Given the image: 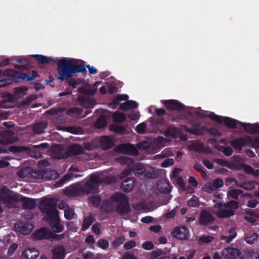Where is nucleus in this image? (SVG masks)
<instances>
[{
	"instance_id": "nucleus-1",
	"label": "nucleus",
	"mask_w": 259,
	"mask_h": 259,
	"mask_svg": "<svg viewBox=\"0 0 259 259\" xmlns=\"http://www.w3.org/2000/svg\"><path fill=\"white\" fill-rule=\"evenodd\" d=\"M73 60L68 58H62L58 60L57 62V72L59 76L54 77L52 75H49L48 80L47 81L52 82L58 79L61 83L64 80L75 76L77 73H83L85 70V67L83 65H76L72 63Z\"/></svg>"
},
{
	"instance_id": "nucleus-2",
	"label": "nucleus",
	"mask_w": 259,
	"mask_h": 259,
	"mask_svg": "<svg viewBox=\"0 0 259 259\" xmlns=\"http://www.w3.org/2000/svg\"><path fill=\"white\" fill-rule=\"evenodd\" d=\"M57 202L53 198H44L40 202L39 208L41 212L47 216V221L49 223L52 230L55 233L63 231L64 227L60 224L61 220L59 217V211L57 209Z\"/></svg>"
},
{
	"instance_id": "nucleus-3",
	"label": "nucleus",
	"mask_w": 259,
	"mask_h": 259,
	"mask_svg": "<svg viewBox=\"0 0 259 259\" xmlns=\"http://www.w3.org/2000/svg\"><path fill=\"white\" fill-rule=\"evenodd\" d=\"M39 74L37 71L33 70L31 75L17 71L13 69H0V81H6L7 84L18 83L22 81H31L37 77Z\"/></svg>"
},
{
	"instance_id": "nucleus-4",
	"label": "nucleus",
	"mask_w": 259,
	"mask_h": 259,
	"mask_svg": "<svg viewBox=\"0 0 259 259\" xmlns=\"http://www.w3.org/2000/svg\"><path fill=\"white\" fill-rule=\"evenodd\" d=\"M111 200L116 203L115 210L119 215H126L131 212L129 198L125 194L121 193H116L111 196Z\"/></svg>"
},
{
	"instance_id": "nucleus-5",
	"label": "nucleus",
	"mask_w": 259,
	"mask_h": 259,
	"mask_svg": "<svg viewBox=\"0 0 259 259\" xmlns=\"http://www.w3.org/2000/svg\"><path fill=\"white\" fill-rule=\"evenodd\" d=\"M102 183L103 180L99 176L92 175L90 179L81 187V191L96 195L99 193V184Z\"/></svg>"
},
{
	"instance_id": "nucleus-6",
	"label": "nucleus",
	"mask_w": 259,
	"mask_h": 259,
	"mask_svg": "<svg viewBox=\"0 0 259 259\" xmlns=\"http://www.w3.org/2000/svg\"><path fill=\"white\" fill-rule=\"evenodd\" d=\"M50 145L48 143H42L39 145H32L30 148L29 154L30 155L35 158H40L44 153V151L49 149Z\"/></svg>"
},
{
	"instance_id": "nucleus-7",
	"label": "nucleus",
	"mask_w": 259,
	"mask_h": 259,
	"mask_svg": "<svg viewBox=\"0 0 259 259\" xmlns=\"http://www.w3.org/2000/svg\"><path fill=\"white\" fill-rule=\"evenodd\" d=\"M161 102L166 108L167 109L180 111L184 109L185 105L176 100H162Z\"/></svg>"
},
{
	"instance_id": "nucleus-8",
	"label": "nucleus",
	"mask_w": 259,
	"mask_h": 259,
	"mask_svg": "<svg viewBox=\"0 0 259 259\" xmlns=\"http://www.w3.org/2000/svg\"><path fill=\"white\" fill-rule=\"evenodd\" d=\"M249 136L244 137H240L232 140L229 142V144L236 150L240 151L244 146H248L247 142H250Z\"/></svg>"
},
{
	"instance_id": "nucleus-9",
	"label": "nucleus",
	"mask_w": 259,
	"mask_h": 259,
	"mask_svg": "<svg viewBox=\"0 0 259 259\" xmlns=\"http://www.w3.org/2000/svg\"><path fill=\"white\" fill-rule=\"evenodd\" d=\"M189 230L185 226L176 227L171 232V235L180 240H186L189 237Z\"/></svg>"
},
{
	"instance_id": "nucleus-10",
	"label": "nucleus",
	"mask_w": 259,
	"mask_h": 259,
	"mask_svg": "<svg viewBox=\"0 0 259 259\" xmlns=\"http://www.w3.org/2000/svg\"><path fill=\"white\" fill-rule=\"evenodd\" d=\"M215 218L208 211L202 210L200 212L199 223L201 225L207 226L213 223Z\"/></svg>"
},
{
	"instance_id": "nucleus-11",
	"label": "nucleus",
	"mask_w": 259,
	"mask_h": 259,
	"mask_svg": "<svg viewBox=\"0 0 259 259\" xmlns=\"http://www.w3.org/2000/svg\"><path fill=\"white\" fill-rule=\"evenodd\" d=\"M241 254L240 251L237 248L228 247L222 251V254L225 259H235Z\"/></svg>"
},
{
	"instance_id": "nucleus-12",
	"label": "nucleus",
	"mask_w": 259,
	"mask_h": 259,
	"mask_svg": "<svg viewBox=\"0 0 259 259\" xmlns=\"http://www.w3.org/2000/svg\"><path fill=\"white\" fill-rule=\"evenodd\" d=\"M224 185V182L222 179L218 178L215 179L213 183L205 184L203 187V190L207 192L211 193L212 191L221 188Z\"/></svg>"
},
{
	"instance_id": "nucleus-13",
	"label": "nucleus",
	"mask_w": 259,
	"mask_h": 259,
	"mask_svg": "<svg viewBox=\"0 0 259 259\" xmlns=\"http://www.w3.org/2000/svg\"><path fill=\"white\" fill-rule=\"evenodd\" d=\"M21 195L18 194H0V199L5 203L10 204L20 202Z\"/></svg>"
},
{
	"instance_id": "nucleus-14",
	"label": "nucleus",
	"mask_w": 259,
	"mask_h": 259,
	"mask_svg": "<svg viewBox=\"0 0 259 259\" xmlns=\"http://www.w3.org/2000/svg\"><path fill=\"white\" fill-rule=\"evenodd\" d=\"M135 183L136 181L135 178H127L122 181L120 187L123 192L128 193L133 189Z\"/></svg>"
},
{
	"instance_id": "nucleus-15",
	"label": "nucleus",
	"mask_w": 259,
	"mask_h": 259,
	"mask_svg": "<svg viewBox=\"0 0 259 259\" xmlns=\"http://www.w3.org/2000/svg\"><path fill=\"white\" fill-rule=\"evenodd\" d=\"M39 255V251L34 247L25 249L22 253L21 259H36Z\"/></svg>"
},
{
	"instance_id": "nucleus-16",
	"label": "nucleus",
	"mask_w": 259,
	"mask_h": 259,
	"mask_svg": "<svg viewBox=\"0 0 259 259\" xmlns=\"http://www.w3.org/2000/svg\"><path fill=\"white\" fill-rule=\"evenodd\" d=\"M20 202L22 203V207L25 209L32 210L35 208L36 201L35 199L21 196Z\"/></svg>"
},
{
	"instance_id": "nucleus-17",
	"label": "nucleus",
	"mask_w": 259,
	"mask_h": 259,
	"mask_svg": "<svg viewBox=\"0 0 259 259\" xmlns=\"http://www.w3.org/2000/svg\"><path fill=\"white\" fill-rule=\"evenodd\" d=\"M34 240H41L44 239H48L50 238V232L46 228H42L37 230L32 235Z\"/></svg>"
},
{
	"instance_id": "nucleus-18",
	"label": "nucleus",
	"mask_w": 259,
	"mask_h": 259,
	"mask_svg": "<svg viewBox=\"0 0 259 259\" xmlns=\"http://www.w3.org/2000/svg\"><path fill=\"white\" fill-rule=\"evenodd\" d=\"M52 259H64L66 254V249L63 245H58L52 251Z\"/></svg>"
},
{
	"instance_id": "nucleus-19",
	"label": "nucleus",
	"mask_w": 259,
	"mask_h": 259,
	"mask_svg": "<svg viewBox=\"0 0 259 259\" xmlns=\"http://www.w3.org/2000/svg\"><path fill=\"white\" fill-rule=\"evenodd\" d=\"M242 124L244 130L250 134H259V124L257 123H250L245 122H240Z\"/></svg>"
},
{
	"instance_id": "nucleus-20",
	"label": "nucleus",
	"mask_w": 259,
	"mask_h": 259,
	"mask_svg": "<svg viewBox=\"0 0 259 259\" xmlns=\"http://www.w3.org/2000/svg\"><path fill=\"white\" fill-rule=\"evenodd\" d=\"M100 142L103 149L104 150L111 148L115 145L114 141L107 136L101 137Z\"/></svg>"
},
{
	"instance_id": "nucleus-21",
	"label": "nucleus",
	"mask_w": 259,
	"mask_h": 259,
	"mask_svg": "<svg viewBox=\"0 0 259 259\" xmlns=\"http://www.w3.org/2000/svg\"><path fill=\"white\" fill-rule=\"evenodd\" d=\"M84 149L78 144H73L66 151L69 156H76L83 153Z\"/></svg>"
},
{
	"instance_id": "nucleus-22",
	"label": "nucleus",
	"mask_w": 259,
	"mask_h": 259,
	"mask_svg": "<svg viewBox=\"0 0 259 259\" xmlns=\"http://www.w3.org/2000/svg\"><path fill=\"white\" fill-rule=\"evenodd\" d=\"M32 57L34 58L35 60L37 61L38 63V64H45L49 63L51 62L57 63L58 60H57V59H54L52 57H47L46 56H44L42 55H32Z\"/></svg>"
},
{
	"instance_id": "nucleus-23",
	"label": "nucleus",
	"mask_w": 259,
	"mask_h": 259,
	"mask_svg": "<svg viewBox=\"0 0 259 259\" xmlns=\"http://www.w3.org/2000/svg\"><path fill=\"white\" fill-rule=\"evenodd\" d=\"M232 158L233 159V163L226 160L219 158L216 159L215 160V162L221 166H226L229 168H232L233 167L232 165L239 162L240 159L239 156H234L232 157Z\"/></svg>"
},
{
	"instance_id": "nucleus-24",
	"label": "nucleus",
	"mask_w": 259,
	"mask_h": 259,
	"mask_svg": "<svg viewBox=\"0 0 259 259\" xmlns=\"http://www.w3.org/2000/svg\"><path fill=\"white\" fill-rule=\"evenodd\" d=\"M157 187L159 191L163 193H168L170 192L171 186L168 181H161L157 184Z\"/></svg>"
},
{
	"instance_id": "nucleus-25",
	"label": "nucleus",
	"mask_w": 259,
	"mask_h": 259,
	"mask_svg": "<svg viewBox=\"0 0 259 259\" xmlns=\"http://www.w3.org/2000/svg\"><path fill=\"white\" fill-rule=\"evenodd\" d=\"M15 98L12 94L8 95L3 101L1 102V106L3 108H11L13 107Z\"/></svg>"
},
{
	"instance_id": "nucleus-26",
	"label": "nucleus",
	"mask_w": 259,
	"mask_h": 259,
	"mask_svg": "<svg viewBox=\"0 0 259 259\" xmlns=\"http://www.w3.org/2000/svg\"><path fill=\"white\" fill-rule=\"evenodd\" d=\"M235 211L233 210L219 209L215 212L217 216L220 218H228L233 215Z\"/></svg>"
},
{
	"instance_id": "nucleus-27",
	"label": "nucleus",
	"mask_w": 259,
	"mask_h": 259,
	"mask_svg": "<svg viewBox=\"0 0 259 259\" xmlns=\"http://www.w3.org/2000/svg\"><path fill=\"white\" fill-rule=\"evenodd\" d=\"M9 150L13 153H19L23 152L29 153L30 147L28 146L12 145L9 147Z\"/></svg>"
},
{
	"instance_id": "nucleus-28",
	"label": "nucleus",
	"mask_w": 259,
	"mask_h": 259,
	"mask_svg": "<svg viewBox=\"0 0 259 259\" xmlns=\"http://www.w3.org/2000/svg\"><path fill=\"white\" fill-rule=\"evenodd\" d=\"M223 122L227 127L231 128H236L238 124L242 125V124L240 123L241 122V121L228 117H225L223 119Z\"/></svg>"
},
{
	"instance_id": "nucleus-29",
	"label": "nucleus",
	"mask_w": 259,
	"mask_h": 259,
	"mask_svg": "<svg viewBox=\"0 0 259 259\" xmlns=\"http://www.w3.org/2000/svg\"><path fill=\"white\" fill-rule=\"evenodd\" d=\"M255 184H256V182L253 181H245L242 183L237 184V186L243 188L246 190L250 191L252 190L255 187Z\"/></svg>"
},
{
	"instance_id": "nucleus-30",
	"label": "nucleus",
	"mask_w": 259,
	"mask_h": 259,
	"mask_svg": "<svg viewBox=\"0 0 259 259\" xmlns=\"http://www.w3.org/2000/svg\"><path fill=\"white\" fill-rule=\"evenodd\" d=\"M118 149L123 153H131L137 152L135 146L131 144H122L118 147Z\"/></svg>"
},
{
	"instance_id": "nucleus-31",
	"label": "nucleus",
	"mask_w": 259,
	"mask_h": 259,
	"mask_svg": "<svg viewBox=\"0 0 259 259\" xmlns=\"http://www.w3.org/2000/svg\"><path fill=\"white\" fill-rule=\"evenodd\" d=\"M83 109L79 107L71 108L67 111L68 115L71 117H79L81 116Z\"/></svg>"
},
{
	"instance_id": "nucleus-32",
	"label": "nucleus",
	"mask_w": 259,
	"mask_h": 259,
	"mask_svg": "<svg viewBox=\"0 0 259 259\" xmlns=\"http://www.w3.org/2000/svg\"><path fill=\"white\" fill-rule=\"evenodd\" d=\"M100 208L105 212H110L112 211L113 204L108 199L104 200L101 202Z\"/></svg>"
},
{
	"instance_id": "nucleus-33",
	"label": "nucleus",
	"mask_w": 259,
	"mask_h": 259,
	"mask_svg": "<svg viewBox=\"0 0 259 259\" xmlns=\"http://www.w3.org/2000/svg\"><path fill=\"white\" fill-rule=\"evenodd\" d=\"M94 222V217L93 215H89L84 217L81 227V231H84L88 229Z\"/></svg>"
},
{
	"instance_id": "nucleus-34",
	"label": "nucleus",
	"mask_w": 259,
	"mask_h": 259,
	"mask_svg": "<svg viewBox=\"0 0 259 259\" xmlns=\"http://www.w3.org/2000/svg\"><path fill=\"white\" fill-rule=\"evenodd\" d=\"M128 99V96L126 94H118L111 102L112 105L114 106L113 108H116V106L119 104V101H126Z\"/></svg>"
},
{
	"instance_id": "nucleus-35",
	"label": "nucleus",
	"mask_w": 259,
	"mask_h": 259,
	"mask_svg": "<svg viewBox=\"0 0 259 259\" xmlns=\"http://www.w3.org/2000/svg\"><path fill=\"white\" fill-rule=\"evenodd\" d=\"M37 97L35 95H30L27 97L25 99L21 100L19 103V105L21 107H25L29 105L32 102L35 100Z\"/></svg>"
},
{
	"instance_id": "nucleus-36",
	"label": "nucleus",
	"mask_w": 259,
	"mask_h": 259,
	"mask_svg": "<svg viewBox=\"0 0 259 259\" xmlns=\"http://www.w3.org/2000/svg\"><path fill=\"white\" fill-rule=\"evenodd\" d=\"M47 126L45 122H38L34 124L33 131L36 134H41L44 132Z\"/></svg>"
},
{
	"instance_id": "nucleus-37",
	"label": "nucleus",
	"mask_w": 259,
	"mask_h": 259,
	"mask_svg": "<svg viewBox=\"0 0 259 259\" xmlns=\"http://www.w3.org/2000/svg\"><path fill=\"white\" fill-rule=\"evenodd\" d=\"M113 121L121 123L126 120V117L124 113L122 112H115L113 115Z\"/></svg>"
},
{
	"instance_id": "nucleus-38",
	"label": "nucleus",
	"mask_w": 259,
	"mask_h": 259,
	"mask_svg": "<svg viewBox=\"0 0 259 259\" xmlns=\"http://www.w3.org/2000/svg\"><path fill=\"white\" fill-rule=\"evenodd\" d=\"M88 199L90 205L94 207H98L101 201L100 197L97 195L91 196Z\"/></svg>"
},
{
	"instance_id": "nucleus-39",
	"label": "nucleus",
	"mask_w": 259,
	"mask_h": 259,
	"mask_svg": "<svg viewBox=\"0 0 259 259\" xmlns=\"http://www.w3.org/2000/svg\"><path fill=\"white\" fill-rule=\"evenodd\" d=\"M107 122L106 118L104 115H100L98 118L96 123V125L97 128H101L106 126Z\"/></svg>"
},
{
	"instance_id": "nucleus-40",
	"label": "nucleus",
	"mask_w": 259,
	"mask_h": 259,
	"mask_svg": "<svg viewBox=\"0 0 259 259\" xmlns=\"http://www.w3.org/2000/svg\"><path fill=\"white\" fill-rule=\"evenodd\" d=\"M109 130L113 131L116 134H125L126 132V128L122 125H112L110 126Z\"/></svg>"
},
{
	"instance_id": "nucleus-41",
	"label": "nucleus",
	"mask_w": 259,
	"mask_h": 259,
	"mask_svg": "<svg viewBox=\"0 0 259 259\" xmlns=\"http://www.w3.org/2000/svg\"><path fill=\"white\" fill-rule=\"evenodd\" d=\"M250 142H247L248 146L254 148H259V138L254 136H249Z\"/></svg>"
},
{
	"instance_id": "nucleus-42",
	"label": "nucleus",
	"mask_w": 259,
	"mask_h": 259,
	"mask_svg": "<svg viewBox=\"0 0 259 259\" xmlns=\"http://www.w3.org/2000/svg\"><path fill=\"white\" fill-rule=\"evenodd\" d=\"M45 174L46 175V178L49 180H55L59 177V174L55 170H48Z\"/></svg>"
},
{
	"instance_id": "nucleus-43",
	"label": "nucleus",
	"mask_w": 259,
	"mask_h": 259,
	"mask_svg": "<svg viewBox=\"0 0 259 259\" xmlns=\"http://www.w3.org/2000/svg\"><path fill=\"white\" fill-rule=\"evenodd\" d=\"M187 205L190 207H198L200 205L199 199L195 196H193V197L188 201Z\"/></svg>"
},
{
	"instance_id": "nucleus-44",
	"label": "nucleus",
	"mask_w": 259,
	"mask_h": 259,
	"mask_svg": "<svg viewBox=\"0 0 259 259\" xmlns=\"http://www.w3.org/2000/svg\"><path fill=\"white\" fill-rule=\"evenodd\" d=\"M184 130L187 133L195 135H202L203 134V132L201 129L196 127H187L185 126Z\"/></svg>"
},
{
	"instance_id": "nucleus-45",
	"label": "nucleus",
	"mask_w": 259,
	"mask_h": 259,
	"mask_svg": "<svg viewBox=\"0 0 259 259\" xmlns=\"http://www.w3.org/2000/svg\"><path fill=\"white\" fill-rule=\"evenodd\" d=\"M147 130V123L143 122L139 124L136 127V131L140 134H144L146 133Z\"/></svg>"
},
{
	"instance_id": "nucleus-46",
	"label": "nucleus",
	"mask_w": 259,
	"mask_h": 259,
	"mask_svg": "<svg viewBox=\"0 0 259 259\" xmlns=\"http://www.w3.org/2000/svg\"><path fill=\"white\" fill-rule=\"evenodd\" d=\"M149 122L153 125H163L165 123V121L164 119L162 118H154L151 117L149 119Z\"/></svg>"
},
{
	"instance_id": "nucleus-47",
	"label": "nucleus",
	"mask_w": 259,
	"mask_h": 259,
	"mask_svg": "<svg viewBox=\"0 0 259 259\" xmlns=\"http://www.w3.org/2000/svg\"><path fill=\"white\" fill-rule=\"evenodd\" d=\"M168 127L169 129L170 137L174 139L178 138L180 135L179 129L178 127H176L174 126H169Z\"/></svg>"
},
{
	"instance_id": "nucleus-48",
	"label": "nucleus",
	"mask_w": 259,
	"mask_h": 259,
	"mask_svg": "<svg viewBox=\"0 0 259 259\" xmlns=\"http://www.w3.org/2000/svg\"><path fill=\"white\" fill-rule=\"evenodd\" d=\"M243 191L240 189L231 190L228 193L230 197L234 199H238V196L242 194Z\"/></svg>"
},
{
	"instance_id": "nucleus-49",
	"label": "nucleus",
	"mask_w": 259,
	"mask_h": 259,
	"mask_svg": "<svg viewBox=\"0 0 259 259\" xmlns=\"http://www.w3.org/2000/svg\"><path fill=\"white\" fill-rule=\"evenodd\" d=\"M224 207L226 208L237 209L239 207L238 202L235 200H231L224 203Z\"/></svg>"
},
{
	"instance_id": "nucleus-50",
	"label": "nucleus",
	"mask_w": 259,
	"mask_h": 259,
	"mask_svg": "<svg viewBox=\"0 0 259 259\" xmlns=\"http://www.w3.org/2000/svg\"><path fill=\"white\" fill-rule=\"evenodd\" d=\"M74 214V210L71 208L68 207L64 210V217L68 220H71Z\"/></svg>"
},
{
	"instance_id": "nucleus-51",
	"label": "nucleus",
	"mask_w": 259,
	"mask_h": 259,
	"mask_svg": "<svg viewBox=\"0 0 259 259\" xmlns=\"http://www.w3.org/2000/svg\"><path fill=\"white\" fill-rule=\"evenodd\" d=\"M214 238L211 236H205V235H202L199 238V242L200 243H210L213 240Z\"/></svg>"
},
{
	"instance_id": "nucleus-52",
	"label": "nucleus",
	"mask_w": 259,
	"mask_h": 259,
	"mask_svg": "<svg viewBox=\"0 0 259 259\" xmlns=\"http://www.w3.org/2000/svg\"><path fill=\"white\" fill-rule=\"evenodd\" d=\"M70 179V177L67 175H65L63 178L55 184L56 188L62 186L67 181Z\"/></svg>"
},
{
	"instance_id": "nucleus-53",
	"label": "nucleus",
	"mask_w": 259,
	"mask_h": 259,
	"mask_svg": "<svg viewBox=\"0 0 259 259\" xmlns=\"http://www.w3.org/2000/svg\"><path fill=\"white\" fill-rule=\"evenodd\" d=\"M220 151L227 156L231 155L233 152V149L230 147L222 146Z\"/></svg>"
},
{
	"instance_id": "nucleus-54",
	"label": "nucleus",
	"mask_w": 259,
	"mask_h": 259,
	"mask_svg": "<svg viewBox=\"0 0 259 259\" xmlns=\"http://www.w3.org/2000/svg\"><path fill=\"white\" fill-rule=\"evenodd\" d=\"M145 171V168L141 165H137L134 171L135 175L137 177L141 176Z\"/></svg>"
},
{
	"instance_id": "nucleus-55",
	"label": "nucleus",
	"mask_w": 259,
	"mask_h": 259,
	"mask_svg": "<svg viewBox=\"0 0 259 259\" xmlns=\"http://www.w3.org/2000/svg\"><path fill=\"white\" fill-rule=\"evenodd\" d=\"M127 117L131 120H137L140 117V112L132 111L127 115Z\"/></svg>"
},
{
	"instance_id": "nucleus-56",
	"label": "nucleus",
	"mask_w": 259,
	"mask_h": 259,
	"mask_svg": "<svg viewBox=\"0 0 259 259\" xmlns=\"http://www.w3.org/2000/svg\"><path fill=\"white\" fill-rule=\"evenodd\" d=\"M208 117H209L211 119H212L216 122H219L220 123H221L222 122V116L217 115L213 112L208 114Z\"/></svg>"
},
{
	"instance_id": "nucleus-57",
	"label": "nucleus",
	"mask_w": 259,
	"mask_h": 259,
	"mask_svg": "<svg viewBox=\"0 0 259 259\" xmlns=\"http://www.w3.org/2000/svg\"><path fill=\"white\" fill-rule=\"evenodd\" d=\"M17 247L18 245L17 243H13L11 244L8 248L7 254L9 256L12 255L14 254V252L16 251Z\"/></svg>"
},
{
	"instance_id": "nucleus-58",
	"label": "nucleus",
	"mask_w": 259,
	"mask_h": 259,
	"mask_svg": "<svg viewBox=\"0 0 259 259\" xmlns=\"http://www.w3.org/2000/svg\"><path fill=\"white\" fill-rule=\"evenodd\" d=\"M176 183L180 186L182 191H186L185 183L182 177H179L177 178Z\"/></svg>"
},
{
	"instance_id": "nucleus-59",
	"label": "nucleus",
	"mask_w": 259,
	"mask_h": 259,
	"mask_svg": "<svg viewBox=\"0 0 259 259\" xmlns=\"http://www.w3.org/2000/svg\"><path fill=\"white\" fill-rule=\"evenodd\" d=\"M130 160L131 159L130 158H128L125 156L119 157L118 158H117L116 160V162L121 164H127L129 163Z\"/></svg>"
},
{
	"instance_id": "nucleus-60",
	"label": "nucleus",
	"mask_w": 259,
	"mask_h": 259,
	"mask_svg": "<svg viewBox=\"0 0 259 259\" xmlns=\"http://www.w3.org/2000/svg\"><path fill=\"white\" fill-rule=\"evenodd\" d=\"M92 230L96 235H99L101 232V225L99 223H95L92 226Z\"/></svg>"
},
{
	"instance_id": "nucleus-61",
	"label": "nucleus",
	"mask_w": 259,
	"mask_h": 259,
	"mask_svg": "<svg viewBox=\"0 0 259 259\" xmlns=\"http://www.w3.org/2000/svg\"><path fill=\"white\" fill-rule=\"evenodd\" d=\"M164 254L162 249H157L152 252L151 255L154 258H157L162 256Z\"/></svg>"
},
{
	"instance_id": "nucleus-62",
	"label": "nucleus",
	"mask_w": 259,
	"mask_h": 259,
	"mask_svg": "<svg viewBox=\"0 0 259 259\" xmlns=\"http://www.w3.org/2000/svg\"><path fill=\"white\" fill-rule=\"evenodd\" d=\"M98 244L100 247L103 249L107 248L109 246L108 242L105 239H100L98 241Z\"/></svg>"
},
{
	"instance_id": "nucleus-63",
	"label": "nucleus",
	"mask_w": 259,
	"mask_h": 259,
	"mask_svg": "<svg viewBox=\"0 0 259 259\" xmlns=\"http://www.w3.org/2000/svg\"><path fill=\"white\" fill-rule=\"evenodd\" d=\"M194 168L196 171L200 172L203 177L206 176L207 175L205 169L201 164H195Z\"/></svg>"
},
{
	"instance_id": "nucleus-64",
	"label": "nucleus",
	"mask_w": 259,
	"mask_h": 259,
	"mask_svg": "<svg viewBox=\"0 0 259 259\" xmlns=\"http://www.w3.org/2000/svg\"><path fill=\"white\" fill-rule=\"evenodd\" d=\"M136 242L135 241L131 240L127 241L125 243H124L123 247L126 250H129L136 246Z\"/></svg>"
}]
</instances>
